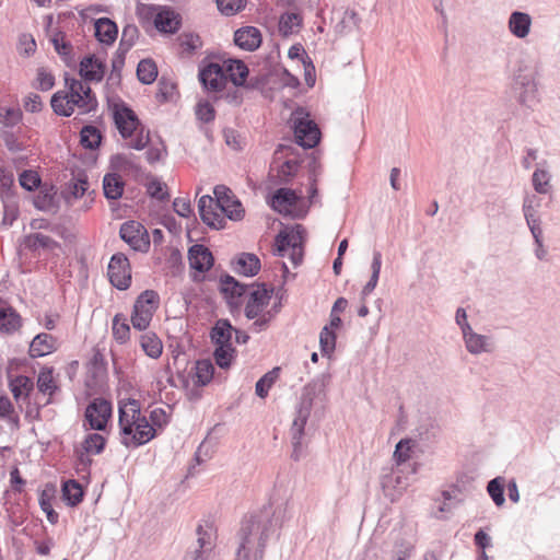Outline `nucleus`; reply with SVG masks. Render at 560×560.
<instances>
[{
	"label": "nucleus",
	"instance_id": "nucleus-56",
	"mask_svg": "<svg viewBox=\"0 0 560 560\" xmlns=\"http://www.w3.org/2000/svg\"><path fill=\"white\" fill-rule=\"evenodd\" d=\"M320 170L318 166L314 165L312 173L310 175V187H308V203L314 205L318 201V190L316 186L317 177L320 175Z\"/></svg>",
	"mask_w": 560,
	"mask_h": 560
},
{
	"label": "nucleus",
	"instance_id": "nucleus-1",
	"mask_svg": "<svg viewBox=\"0 0 560 560\" xmlns=\"http://www.w3.org/2000/svg\"><path fill=\"white\" fill-rule=\"evenodd\" d=\"M285 514V504H270L243 521L238 532L236 560H262L265 548L284 522Z\"/></svg>",
	"mask_w": 560,
	"mask_h": 560
},
{
	"label": "nucleus",
	"instance_id": "nucleus-55",
	"mask_svg": "<svg viewBox=\"0 0 560 560\" xmlns=\"http://www.w3.org/2000/svg\"><path fill=\"white\" fill-rule=\"evenodd\" d=\"M217 5L223 14L234 15L245 5V0H217Z\"/></svg>",
	"mask_w": 560,
	"mask_h": 560
},
{
	"label": "nucleus",
	"instance_id": "nucleus-46",
	"mask_svg": "<svg viewBox=\"0 0 560 560\" xmlns=\"http://www.w3.org/2000/svg\"><path fill=\"white\" fill-rule=\"evenodd\" d=\"M278 371L279 369L276 368L269 372H267L262 377H260L255 386L256 395L260 398H265L269 389L272 387V385L276 383L278 377Z\"/></svg>",
	"mask_w": 560,
	"mask_h": 560
},
{
	"label": "nucleus",
	"instance_id": "nucleus-35",
	"mask_svg": "<svg viewBox=\"0 0 560 560\" xmlns=\"http://www.w3.org/2000/svg\"><path fill=\"white\" fill-rule=\"evenodd\" d=\"M10 389L16 401L25 400L33 389V381L25 375H19L10 380Z\"/></svg>",
	"mask_w": 560,
	"mask_h": 560
},
{
	"label": "nucleus",
	"instance_id": "nucleus-13",
	"mask_svg": "<svg viewBox=\"0 0 560 560\" xmlns=\"http://www.w3.org/2000/svg\"><path fill=\"white\" fill-rule=\"evenodd\" d=\"M107 275L110 283L118 290H126L131 284V269L128 258L121 254H115L112 256Z\"/></svg>",
	"mask_w": 560,
	"mask_h": 560
},
{
	"label": "nucleus",
	"instance_id": "nucleus-61",
	"mask_svg": "<svg viewBox=\"0 0 560 560\" xmlns=\"http://www.w3.org/2000/svg\"><path fill=\"white\" fill-rule=\"evenodd\" d=\"M528 230L533 236L534 243L539 241H545L544 238V229H542V219H536L526 221Z\"/></svg>",
	"mask_w": 560,
	"mask_h": 560
},
{
	"label": "nucleus",
	"instance_id": "nucleus-59",
	"mask_svg": "<svg viewBox=\"0 0 560 560\" xmlns=\"http://www.w3.org/2000/svg\"><path fill=\"white\" fill-rule=\"evenodd\" d=\"M40 183L38 175L32 171H25L20 175V184L27 190H33Z\"/></svg>",
	"mask_w": 560,
	"mask_h": 560
},
{
	"label": "nucleus",
	"instance_id": "nucleus-38",
	"mask_svg": "<svg viewBox=\"0 0 560 560\" xmlns=\"http://www.w3.org/2000/svg\"><path fill=\"white\" fill-rule=\"evenodd\" d=\"M541 207V199L535 195H526L523 200L522 205V212L524 215L525 221L536 220L541 218V214L539 212Z\"/></svg>",
	"mask_w": 560,
	"mask_h": 560
},
{
	"label": "nucleus",
	"instance_id": "nucleus-34",
	"mask_svg": "<svg viewBox=\"0 0 560 560\" xmlns=\"http://www.w3.org/2000/svg\"><path fill=\"white\" fill-rule=\"evenodd\" d=\"M61 491L63 500L70 506L78 505L84 495L82 486L74 479L65 481Z\"/></svg>",
	"mask_w": 560,
	"mask_h": 560
},
{
	"label": "nucleus",
	"instance_id": "nucleus-58",
	"mask_svg": "<svg viewBox=\"0 0 560 560\" xmlns=\"http://www.w3.org/2000/svg\"><path fill=\"white\" fill-rule=\"evenodd\" d=\"M196 115L201 121L210 122L214 119L215 113L210 103L199 102L196 108Z\"/></svg>",
	"mask_w": 560,
	"mask_h": 560
},
{
	"label": "nucleus",
	"instance_id": "nucleus-11",
	"mask_svg": "<svg viewBox=\"0 0 560 560\" xmlns=\"http://www.w3.org/2000/svg\"><path fill=\"white\" fill-rule=\"evenodd\" d=\"M112 404L104 398H94L86 406L82 427L84 430L104 432L112 418Z\"/></svg>",
	"mask_w": 560,
	"mask_h": 560
},
{
	"label": "nucleus",
	"instance_id": "nucleus-18",
	"mask_svg": "<svg viewBox=\"0 0 560 560\" xmlns=\"http://www.w3.org/2000/svg\"><path fill=\"white\" fill-rule=\"evenodd\" d=\"M199 79L206 89L212 91H220L221 89H223L225 81L228 79L223 63L219 65L212 62L203 67L199 72Z\"/></svg>",
	"mask_w": 560,
	"mask_h": 560
},
{
	"label": "nucleus",
	"instance_id": "nucleus-43",
	"mask_svg": "<svg viewBox=\"0 0 560 560\" xmlns=\"http://www.w3.org/2000/svg\"><path fill=\"white\" fill-rule=\"evenodd\" d=\"M138 79L144 84H151L158 77V68L150 59H143L137 68Z\"/></svg>",
	"mask_w": 560,
	"mask_h": 560
},
{
	"label": "nucleus",
	"instance_id": "nucleus-7",
	"mask_svg": "<svg viewBox=\"0 0 560 560\" xmlns=\"http://www.w3.org/2000/svg\"><path fill=\"white\" fill-rule=\"evenodd\" d=\"M113 117L121 137L129 139V148L142 150L148 144L149 136L142 132L137 115L125 103L119 102L113 105Z\"/></svg>",
	"mask_w": 560,
	"mask_h": 560
},
{
	"label": "nucleus",
	"instance_id": "nucleus-32",
	"mask_svg": "<svg viewBox=\"0 0 560 560\" xmlns=\"http://www.w3.org/2000/svg\"><path fill=\"white\" fill-rule=\"evenodd\" d=\"M234 328L226 319H220L211 330V339L215 346L232 345V334Z\"/></svg>",
	"mask_w": 560,
	"mask_h": 560
},
{
	"label": "nucleus",
	"instance_id": "nucleus-42",
	"mask_svg": "<svg viewBox=\"0 0 560 560\" xmlns=\"http://www.w3.org/2000/svg\"><path fill=\"white\" fill-rule=\"evenodd\" d=\"M38 390L45 395L51 396L57 390V384L54 378L52 369H42L37 377Z\"/></svg>",
	"mask_w": 560,
	"mask_h": 560
},
{
	"label": "nucleus",
	"instance_id": "nucleus-45",
	"mask_svg": "<svg viewBox=\"0 0 560 560\" xmlns=\"http://www.w3.org/2000/svg\"><path fill=\"white\" fill-rule=\"evenodd\" d=\"M113 336L119 343H125L130 336V327L127 318L120 314L115 315L113 318Z\"/></svg>",
	"mask_w": 560,
	"mask_h": 560
},
{
	"label": "nucleus",
	"instance_id": "nucleus-57",
	"mask_svg": "<svg viewBox=\"0 0 560 560\" xmlns=\"http://www.w3.org/2000/svg\"><path fill=\"white\" fill-rule=\"evenodd\" d=\"M36 82L37 89L42 91H48L54 86L55 78L50 72H48L44 68H40L37 71Z\"/></svg>",
	"mask_w": 560,
	"mask_h": 560
},
{
	"label": "nucleus",
	"instance_id": "nucleus-24",
	"mask_svg": "<svg viewBox=\"0 0 560 560\" xmlns=\"http://www.w3.org/2000/svg\"><path fill=\"white\" fill-rule=\"evenodd\" d=\"M222 63L226 78L236 86L244 85L249 72L245 62L240 59L228 58Z\"/></svg>",
	"mask_w": 560,
	"mask_h": 560
},
{
	"label": "nucleus",
	"instance_id": "nucleus-31",
	"mask_svg": "<svg viewBox=\"0 0 560 560\" xmlns=\"http://www.w3.org/2000/svg\"><path fill=\"white\" fill-rule=\"evenodd\" d=\"M125 183L121 177L115 173L106 174L103 178L104 196L107 199L116 200L122 196Z\"/></svg>",
	"mask_w": 560,
	"mask_h": 560
},
{
	"label": "nucleus",
	"instance_id": "nucleus-64",
	"mask_svg": "<svg viewBox=\"0 0 560 560\" xmlns=\"http://www.w3.org/2000/svg\"><path fill=\"white\" fill-rule=\"evenodd\" d=\"M455 323L460 329L462 336L472 329L468 323L466 310L458 307L455 313Z\"/></svg>",
	"mask_w": 560,
	"mask_h": 560
},
{
	"label": "nucleus",
	"instance_id": "nucleus-30",
	"mask_svg": "<svg viewBox=\"0 0 560 560\" xmlns=\"http://www.w3.org/2000/svg\"><path fill=\"white\" fill-rule=\"evenodd\" d=\"M197 548L202 553L209 556L214 547L215 532L211 524L199 525L197 528Z\"/></svg>",
	"mask_w": 560,
	"mask_h": 560
},
{
	"label": "nucleus",
	"instance_id": "nucleus-28",
	"mask_svg": "<svg viewBox=\"0 0 560 560\" xmlns=\"http://www.w3.org/2000/svg\"><path fill=\"white\" fill-rule=\"evenodd\" d=\"M94 28L96 38L103 44L110 45L117 38V25L107 18L96 20Z\"/></svg>",
	"mask_w": 560,
	"mask_h": 560
},
{
	"label": "nucleus",
	"instance_id": "nucleus-4",
	"mask_svg": "<svg viewBox=\"0 0 560 560\" xmlns=\"http://www.w3.org/2000/svg\"><path fill=\"white\" fill-rule=\"evenodd\" d=\"M118 413L121 444L126 447L137 448L155 438V431L149 425L148 417L142 415L138 400L120 401Z\"/></svg>",
	"mask_w": 560,
	"mask_h": 560
},
{
	"label": "nucleus",
	"instance_id": "nucleus-49",
	"mask_svg": "<svg viewBox=\"0 0 560 560\" xmlns=\"http://www.w3.org/2000/svg\"><path fill=\"white\" fill-rule=\"evenodd\" d=\"M320 351L324 355H330L336 347V334L328 326H325L319 334Z\"/></svg>",
	"mask_w": 560,
	"mask_h": 560
},
{
	"label": "nucleus",
	"instance_id": "nucleus-5",
	"mask_svg": "<svg viewBox=\"0 0 560 560\" xmlns=\"http://www.w3.org/2000/svg\"><path fill=\"white\" fill-rule=\"evenodd\" d=\"M67 91L56 92L50 101L54 112L59 116L69 117L75 110L86 114L97 107V101L86 82L66 78Z\"/></svg>",
	"mask_w": 560,
	"mask_h": 560
},
{
	"label": "nucleus",
	"instance_id": "nucleus-27",
	"mask_svg": "<svg viewBox=\"0 0 560 560\" xmlns=\"http://www.w3.org/2000/svg\"><path fill=\"white\" fill-rule=\"evenodd\" d=\"M234 270L240 275L253 277L260 270V260L254 254L243 253L234 261Z\"/></svg>",
	"mask_w": 560,
	"mask_h": 560
},
{
	"label": "nucleus",
	"instance_id": "nucleus-47",
	"mask_svg": "<svg viewBox=\"0 0 560 560\" xmlns=\"http://www.w3.org/2000/svg\"><path fill=\"white\" fill-rule=\"evenodd\" d=\"M102 136L94 126H85L81 130V144L86 149H95L100 145Z\"/></svg>",
	"mask_w": 560,
	"mask_h": 560
},
{
	"label": "nucleus",
	"instance_id": "nucleus-20",
	"mask_svg": "<svg viewBox=\"0 0 560 560\" xmlns=\"http://www.w3.org/2000/svg\"><path fill=\"white\" fill-rule=\"evenodd\" d=\"M105 74V63L94 56L84 57L80 62V75L83 82H100Z\"/></svg>",
	"mask_w": 560,
	"mask_h": 560
},
{
	"label": "nucleus",
	"instance_id": "nucleus-23",
	"mask_svg": "<svg viewBox=\"0 0 560 560\" xmlns=\"http://www.w3.org/2000/svg\"><path fill=\"white\" fill-rule=\"evenodd\" d=\"M282 151L275 153L272 170H277V177L280 182H289L299 171L300 163L295 156L282 161Z\"/></svg>",
	"mask_w": 560,
	"mask_h": 560
},
{
	"label": "nucleus",
	"instance_id": "nucleus-50",
	"mask_svg": "<svg viewBox=\"0 0 560 560\" xmlns=\"http://www.w3.org/2000/svg\"><path fill=\"white\" fill-rule=\"evenodd\" d=\"M487 491L497 506H501L504 504L505 499L502 478L497 477L490 480L487 486Z\"/></svg>",
	"mask_w": 560,
	"mask_h": 560
},
{
	"label": "nucleus",
	"instance_id": "nucleus-22",
	"mask_svg": "<svg viewBox=\"0 0 560 560\" xmlns=\"http://www.w3.org/2000/svg\"><path fill=\"white\" fill-rule=\"evenodd\" d=\"M234 42L240 48L253 51L260 46L261 34L258 28L254 26H246L235 32Z\"/></svg>",
	"mask_w": 560,
	"mask_h": 560
},
{
	"label": "nucleus",
	"instance_id": "nucleus-16",
	"mask_svg": "<svg viewBox=\"0 0 560 560\" xmlns=\"http://www.w3.org/2000/svg\"><path fill=\"white\" fill-rule=\"evenodd\" d=\"M119 234L120 237L135 250L145 252L150 246L147 230L139 222H125L120 228Z\"/></svg>",
	"mask_w": 560,
	"mask_h": 560
},
{
	"label": "nucleus",
	"instance_id": "nucleus-48",
	"mask_svg": "<svg viewBox=\"0 0 560 560\" xmlns=\"http://www.w3.org/2000/svg\"><path fill=\"white\" fill-rule=\"evenodd\" d=\"M0 419L14 427L19 424V416L7 396H0Z\"/></svg>",
	"mask_w": 560,
	"mask_h": 560
},
{
	"label": "nucleus",
	"instance_id": "nucleus-53",
	"mask_svg": "<svg viewBox=\"0 0 560 560\" xmlns=\"http://www.w3.org/2000/svg\"><path fill=\"white\" fill-rule=\"evenodd\" d=\"M147 191L152 198L161 201L166 200L170 197L166 184L158 178H153L148 182Z\"/></svg>",
	"mask_w": 560,
	"mask_h": 560
},
{
	"label": "nucleus",
	"instance_id": "nucleus-33",
	"mask_svg": "<svg viewBox=\"0 0 560 560\" xmlns=\"http://www.w3.org/2000/svg\"><path fill=\"white\" fill-rule=\"evenodd\" d=\"M140 346L145 354L152 359H158L163 351L161 339L152 331H148L141 335Z\"/></svg>",
	"mask_w": 560,
	"mask_h": 560
},
{
	"label": "nucleus",
	"instance_id": "nucleus-52",
	"mask_svg": "<svg viewBox=\"0 0 560 560\" xmlns=\"http://www.w3.org/2000/svg\"><path fill=\"white\" fill-rule=\"evenodd\" d=\"M222 291L231 296H242L247 291V288L238 283L233 277L225 276L221 279Z\"/></svg>",
	"mask_w": 560,
	"mask_h": 560
},
{
	"label": "nucleus",
	"instance_id": "nucleus-9",
	"mask_svg": "<svg viewBox=\"0 0 560 560\" xmlns=\"http://www.w3.org/2000/svg\"><path fill=\"white\" fill-rule=\"evenodd\" d=\"M62 198L67 206L73 207L77 201L82 200L79 209L88 211L95 201V190L91 189V184L84 173L74 175L62 190Z\"/></svg>",
	"mask_w": 560,
	"mask_h": 560
},
{
	"label": "nucleus",
	"instance_id": "nucleus-63",
	"mask_svg": "<svg viewBox=\"0 0 560 560\" xmlns=\"http://www.w3.org/2000/svg\"><path fill=\"white\" fill-rule=\"evenodd\" d=\"M43 102L39 95L35 93L28 94L24 100V108L30 113H37L42 109Z\"/></svg>",
	"mask_w": 560,
	"mask_h": 560
},
{
	"label": "nucleus",
	"instance_id": "nucleus-36",
	"mask_svg": "<svg viewBox=\"0 0 560 560\" xmlns=\"http://www.w3.org/2000/svg\"><path fill=\"white\" fill-rule=\"evenodd\" d=\"M302 25V16L296 12H284L279 20V32L283 36L298 33Z\"/></svg>",
	"mask_w": 560,
	"mask_h": 560
},
{
	"label": "nucleus",
	"instance_id": "nucleus-51",
	"mask_svg": "<svg viewBox=\"0 0 560 560\" xmlns=\"http://www.w3.org/2000/svg\"><path fill=\"white\" fill-rule=\"evenodd\" d=\"M234 349L232 345L217 346L214 351L215 363L221 369H228L233 360Z\"/></svg>",
	"mask_w": 560,
	"mask_h": 560
},
{
	"label": "nucleus",
	"instance_id": "nucleus-14",
	"mask_svg": "<svg viewBox=\"0 0 560 560\" xmlns=\"http://www.w3.org/2000/svg\"><path fill=\"white\" fill-rule=\"evenodd\" d=\"M381 485L385 497L389 498L390 501H396L408 488L409 480L405 471L396 466L382 475Z\"/></svg>",
	"mask_w": 560,
	"mask_h": 560
},
{
	"label": "nucleus",
	"instance_id": "nucleus-12",
	"mask_svg": "<svg viewBox=\"0 0 560 560\" xmlns=\"http://www.w3.org/2000/svg\"><path fill=\"white\" fill-rule=\"evenodd\" d=\"M159 302V294L153 290H147L138 296L131 315L133 328L144 330L149 327Z\"/></svg>",
	"mask_w": 560,
	"mask_h": 560
},
{
	"label": "nucleus",
	"instance_id": "nucleus-62",
	"mask_svg": "<svg viewBox=\"0 0 560 560\" xmlns=\"http://www.w3.org/2000/svg\"><path fill=\"white\" fill-rule=\"evenodd\" d=\"M173 209L183 218H188L191 214L190 201L186 198H176L173 201Z\"/></svg>",
	"mask_w": 560,
	"mask_h": 560
},
{
	"label": "nucleus",
	"instance_id": "nucleus-10",
	"mask_svg": "<svg viewBox=\"0 0 560 560\" xmlns=\"http://www.w3.org/2000/svg\"><path fill=\"white\" fill-rule=\"evenodd\" d=\"M294 130V138L299 145L312 149L320 140V130L316 122L311 119L310 113L304 108H296L291 116Z\"/></svg>",
	"mask_w": 560,
	"mask_h": 560
},
{
	"label": "nucleus",
	"instance_id": "nucleus-29",
	"mask_svg": "<svg viewBox=\"0 0 560 560\" xmlns=\"http://www.w3.org/2000/svg\"><path fill=\"white\" fill-rule=\"evenodd\" d=\"M22 326L21 316L10 306L0 307V331L13 334Z\"/></svg>",
	"mask_w": 560,
	"mask_h": 560
},
{
	"label": "nucleus",
	"instance_id": "nucleus-17",
	"mask_svg": "<svg viewBox=\"0 0 560 560\" xmlns=\"http://www.w3.org/2000/svg\"><path fill=\"white\" fill-rule=\"evenodd\" d=\"M462 338L465 345V349L472 355L491 353L494 351L495 343L493 338L489 335H481L471 329L464 334Z\"/></svg>",
	"mask_w": 560,
	"mask_h": 560
},
{
	"label": "nucleus",
	"instance_id": "nucleus-8",
	"mask_svg": "<svg viewBox=\"0 0 560 560\" xmlns=\"http://www.w3.org/2000/svg\"><path fill=\"white\" fill-rule=\"evenodd\" d=\"M304 240L305 229L296 224L277 235L273 253L281 258H289L293 267H298L303 259Z\"/></svg>",
	"mask_w": 560,
	"mask_h": 560
},
{
	"label": "nucleus",
	"instance_id": "nucleus-54",
	"mask_svg": "<svg viewBox=\"0 0 560 560\" xmlns=\"http://www.w3.org/2000/svg\"><path fill=\"white\" fill-rule=\"evenodd\" d=\"M411 450L412 441L409 439L401 440L397 443L394 451V459L398 467L410 458Z\"/></svg>",
	"mask_w": 560,
	"mask_h": 560
},
{
	"label": "nucleus",
	"instance_id": "nucleus-60",
	"mask_svg": "<svg viewBox=\"0 0 560 560\" xmlns=\"http://www.w3.org/2000/svg\"><path fill=\"white\" fill-rule=\"evenodd\" d=\"M413 550V545L410 541H401L396 544L393 560H407Z\"/></svg>",
	"mask_w": 560,
	"mask_h": 560
},
{
	"label": "nucleus",
	"instance_id": "nucleus-21",
	"mask_svg": "<svg viewBox=\"0 0 560 560\" xmlns=\"http://www.w3.org/2000/svg\"><path fill=\"white\" fill-rule=\"evenodd\" d=\"M532 24V16L522 11H513L508 19L509 32L518 39H524L529 35Z\"/></svg>",
	"mask_w": 560,
	"mask_h": 560
},
{
	"label": "nucleus",
	"instance_id": "nucleus-26",
	"mask_svg": "<svg viewBox=\"0 0 560 560\" xmlns=\"http://www.w3.org/2000/svg\"><path fill=\"white\" fill-rule=\"evenodd\" d=\"M180 24V20L177 13L173 10L163 8L154 18V25L160 32L175 33Z\"/></svg>",
	"mask_w": 560,
	"mask_h": 560
},
{
	"label": "nucleus",
	"instance_id": "nucleus-40",
	"mask_svg": "<svg viewBox=\"0 0 560 560\" xmlns=\"http://www.w3.org/2000/svg\"><path fill=\"white\" fill-rule=\"evenodd\" d=\"M170 407L162 408L156 407L152 409L149 413L148 420L149 425L155 431V435L158 434V431L163 430L170 422Z\"/></svg>",
	"mask_w": 560,
	"mask_h": 560
},
{
	"label": "nucleus",
	"instance_id": "nucleus-41",
	"mask_svg": "<svg viewBox=\"0 0 560 560\" xmlns=\"http://www.w3.org/2000/svg\"><path fill=\"white\" fill-rule=\"evenodd\" d=\"M214 366L210 360H199L195 366L196 383L200 386L209 384L213 377Z\"/></svg>",
	"mask_w": 560,
	"mask_h": 560
},
{
	"label": "nucleus",
	"instance_id": "nucleus-25",
	"mask_svg": "<svg viewBox=\"0 0 560 560\" xmlns=\"http://www.w3.org/2000/svg\"><path fill=\"white\" fill-rule=\"evenodd\" d=\"M57 348L56 339L46 332L38 334L30 345V355L40 358L50 354Z\"/></svg>",
	"mask_w": 560,
	"mask_h": 560
},
{
	"label": "nucleus",
	"instance_id": "nucleus-39",
	"mask_svg": "<svg viewBox=\"0 0 560 560\" xmlns=\"http://www.w3.org/2000/svg\"><path fill=\"white\" fill-rule=\"evenodd\" d=\"M550 180L551 174L546 167L538 166L534 171L532 176V184L537 194H548L550 190Z\"/></svg>",
	"mask_w": 560,
	"mask_h": 560
},
{
	"label": "nucleus",
	"instance_id": "nucleus-2",
	"mask_svg": "<svg viewBox=\"0 0 560 560\" xmlns=\"http://www.w3.org/2000/svg\"><path fill=\"white\" fill-rule=\"evenodd\" d=\"M329 376L322 374L308 382L302 389L290 429L293 446L292 457L299 460L303 455L304 430L312 409L324 410L328 401Z\"/></svg>",
	"mask_w": 560,
	"mask_h": 560
},
{
	"label": "nucleus",
	"instance_id": "nucleus-37",
	"mask_svg": "<svg viewBox=\"0 0 560 560\" xmlns=\"http://www.w3.org/2000/svg\"><path fill=\"white\" fill-rule=\"evenodd\" d=\"M106 445V438L102 432H93L85 435L82 442V450L86 455L101 454Z\"/></svg>",
	"mask_w": 560,
	"mask_h": 560
},
{
	"label": "nucleus",
	"instance_id": "nucleus-19",
	"mask_svg": "<svg viewBox=\"0 0 560 560\" xmlns=\"http://www.w3.org/2000/svg\"><path fill=\"white\" fill-rule=\"evenodd\" d=\"M188 260L191 269L203 273L213 265V256L209 248L203 245H192L188 250Z\"/></svg>",
	"mask_w": 560,
	"mask_h": 560
},
{
	"label": "nucleus",
	"instance_id": "nucleus-44",
	"mask_svg": "<svg viewBox=\"0 0 560 560\" xmlns=\"http://www.w3.org/2000/svg\"><path fill=\"white\" fill-rule=\"evenodd\" d=\"M25 245L31 249H52L58 246L55 240L42 233H33L27 235L25 237Z\"/></svg>",
	"mask_w": 560,
	"mask_h": 560
},
{
	"label": "nucleus",
	"instance_id": "nucleus-6",
	"mask_svg": "<svg viewBox=\"0 0 560 560\" xmlns=\"http://www.w3.org/2000/svg\"><path fill=\"white\" fill-rule=\"evenodd\" d=\"M272 298V290H268L264 284L253 285L248 292V300L245 305V315L248 319H254L252 329L260 332L269 326L270 322L279 313L280 304L268 305Z\"/></svg>",
	"mask_w": 560,
	"mask_h": 560
},
{
	"label": "nucleus",
	"instance_id": "nucleus-3",
	"mask_svg": "<svg viewBox=\"0 0 560 560\" xmlns=\"http://www.w3.org/2000/svg\"><path fill=\"white\" fill-rule=\"evenodd\" d=\"M213 194L214 198L205 195L198 201L200 218L205 224L220 230L225 226V218L233 221L243 219L245 210L230 188L218 185Z\"/></svg>",
	"mask_w": 560,
	"mask_h": 560
},
{
	"label": "nucleus",
	"instance_id": "nucleus-15",
	"mask_svg": "<svg viewBox=\"0 0 560 560\" xmlns=\"http://www.w3.org/2000/svg\"><path fill=\"white\" fill-rule=\"evenodd\" d=\"M301 201V196L296 194L295 190L289 188H279L272 195L270 199V206L273 210L284 213V214H293L295 211L299 213L298 217H304L307 212V209H298V205Z\"/></svg>",
	"mask_w": 560,
	"mask_h": 560
}]
</instances>
